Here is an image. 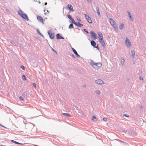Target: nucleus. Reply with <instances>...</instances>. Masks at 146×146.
Wrapping results in <instances>:
<instances>
[{
	"mask_svg": "<svg viewBox=\"0 0 146 146\" xmlns=\"http://www.w3.org/2000/svg\"><path fill=\"white\" fill-rule=\"evenodd\" d=\"M91 64L94 68H100L102 65L101 63L100 62H98V63H95L93 61H92Z\"/></svg>",
	"mask_w": 146,
	"mask_h": 146,
	"instance_id": "nucleus-1",
	"label": "nucleus"
},
{
	"mask_svg": "<svg viewBox=\"0 0 146 146\" xmlns=\"http://www.w3.org/2000/svg\"><path fill=\"white\" fill-rule=\"evenodd\" d=\"M18 13L19 15L22 18L25 19L27 21H28L29 19L27 14L25 13H23V12L21 11H19Z\"/></svg>",
	"mask_w": 146,
	"mask_h": 146,
	"instance_id": "nucleus-2",
	"label": "nucleus"
},
{
	"mask_svg": "<svg viewBox=\"0 0 146 146\" xmlns=\"http://www.w3.org/2000/svg\"><path fill=\"white\" fill-rule=\"evenodd\" d=\"M110 22L111 25L113 27L115 30L117 29V28L116 27L114 21L112 19H110Z\"/></svg>",
	"mask_w": 146,
	"mask_h": 146,
	"instance_id": "nucleus-3",
	"label": "nucleus"
},
{
	"mask_svg": "<svg viewBox=\"0 0 146 146\" xmlns=\"http://www.w3.org/2000/svg\"><path fill=\"white\" fill-rule=\"evenodd\" d=\"M125 44L127 47H129L131 45V42L127 38H126Z\"/></svg>",
	"mask_w": 146,
	"mask_h": 146,
	"instance_id": "nucleus-4",
	"label": "nucleus"
},
{
	"mask_svg": "<svg viewBox=\"0 0 146 146\" xmlns=\"http://www.w3.org/2000/svg\"><path fill=\"white\" fill-rule=\"evenodd\" d=\"M37 18L39 21L41 22L43 24H44L43 20L41 17L39 15L37 16Z\"/></svg>",
	"mask_w": 146,
	"mask_h": 146,
	"instance_id": "nucleus-5",
	"label": "nucleus"
},
{
	"mask_svg": "<svg viewBox=\"0 0 146 146\" xmlns=\"http://www.w3.org/2000/svg\"><path fill=\"white\" fill-rule=\"evenodd\" d=\"M84 15H85V17L88 21L90 23H92V20L90 18V17L88 16L86 14H84Z\"/></svg>",
	"mask_w": 146,
	"mask_h": 146,
	"instance_id": "nucleus-6",
	"label": "nucleus"
},
{
	"mask_svg": "<svg viewBox=\"0 0 146 146\" xmlns=\"http://www.w3.org/2000/svg\"><path fill=\"white\" fill-rule=\"evenodd\" d=\"M66 9L70 10V11H74L73 9V7L71 4H69L68 6L66 7Z\"/></svg>",
	"mask_w": 146,
	"mask_h": 146,
	"instance_id": "nucleus-7",
	"label": "nucleus"
},
{
	"mask_svg": "<svg viewBox=\"0 0 146 146\" xmlns=\"http://www.w3.org/2000/svg\"><path fill=\"white\" fill-rule=\"evenodd\" d=\"M48 33L49 35L50 38L51 39H53L54 37V35L50 31H48Z\"/></svg>",
	"mask_w": 146,
	"mask_h": 146,
	"instance_id": "nucleus-8",
	"label": "nucleus"
},
{
	"mask_svg": "<svg viewBox=\"0 0 146 146\" xmlns=\"http://www.w3.org/2000/svg\"><path fill=\"white\" fill-rule=\"evenodd\" d=\"M90 33L92 36L94 38V39H96L97 38L96 35L95 33L93 32H90Z\"/></svg>",
	"mask_w": 146,
	"mask_h": 146,
	"instance_id": "nucleus-9",
	"label": "nucleus"
},
{
	"mask_svg": "<svg viewBox=\"0 0 146 146\" xmlns=\"http://www.w3.org/2000/svg\"><path fill=\"white\" fill-rule=\"evenodd\" d=\"M95 82L98 84H103V82L100 79H98L95 80Z\"/></svg>",
	"mask_w": 146,
	"mask_h": 146,
	"instance_id": "nucleus-10",
	"label": "nucleus"
},
{
	"mask_svg": "<svg viewBox=\"0 0 146 146\" xmlns=\"http://www.w3.org/2000/svg\"><path fill=\"white\" fill-rule=\"evenodd\" d=\"M72 49L73 52L74 53L76 54L77 57L78 58H79L80 57V55L78 54L77 52L76 51V50L73 48H72Z\"/></svg>",
	"mask_w": 146,
	"mask_h": 146,
	"instance_id": "nucleus-11",
	"label": "nucleus"
},
{
	"mask_svg": "<svg viewBox=\"0 0 146 146\" xmlns=\"http://www.w3.org/2000/svg\"><path fill=\"white\" fill-rule=\"evenodd\" d=\"M99 41L103 46H105V44L104 42L103 39V38L102 39H99Z\"/></svg>",
	"mask_w": 146,
	"mask_h": 146,
	"instance_id": "nucleus-12",
	"label": "nucleus"
},
{
	"mask_svg": "<svg viewBox=\"0 0 146 146\" xmlns=\"http://www.w3.org/2000/svg\"><path fill=\"white\" fill-rule=\"evenodd\" d=\"M98 34L99 37V39H102L103 38L102 34L100 32H98Z\"/></svg>",
	"mask_w": 146,
	"mask_h": 146,
	"instance_id": "nucleus-13",
	"label": "nucleus"
},
{
	"mask_svg": "<svg viewBox=\"0 0 146 146\" xmlns=\"http://www.w3.org/2000/svg\"><path fill=\"white\" fill-rule=\"evenodd\" d=\"M56 38L57 39H64V38L63 37L60 36L59 34H57L56 35Z\"/></svg>",
	"mask_w": 146,
	"mask_h": 146,
	"instance_id": "nucleus-14",
	"label": "nucleus"
},
{
	"mask_svg": "<svg viewBox=\"0 0 146 146\" xmlns=\"http://www.w3.org/2000/svg\"><path fill=\"white\" fill-rule=\"evenodd\" d=\"M96 9L97 10V13L98 15L99 16H100V12L99 9L98 7H96Z\"/></svg>",
	"mask_w": 146,
	"mask_h": 146,
	"instance_id": "nucleus-15",
	"label": "nucleus"
},
{
	"mask_svg": "<svg viewBox=\"0 0 146 146\" xmlns=\"http://www.w3.org/2000/svg\"><path fill=\"white\" fill-rule=\"evenodd\" d=\"M75 25L78 27H81L83 26V25L82 24H80L79 22H78L77 23H76V24H75Z\"/></svg>",
	"mask_w": 146,
	"mask_h": 146,
	"instance_id": "nucleus-16",
	"label": "nucleus"
},
{
	"mask_svg": "<svg viewBox=\"0 0 146 146\" xmlns=\"http://www.w3.org/2000/svg\"><path fill=\"white\" fill-rule=\"evenodd\" d=\"M91 45L93 46H95L96 45V43L93 40H92L91 41Z\"/></svg>",
	"mask_w": 146,
	"mask_h": 146,
	"instance_id": "nucleus-17",
	"label": "nucleus"
},
{
	"mask_svg": "<svg viewBox=\"0 0 146 146\" xmlns=\"http://www.w3.org/2000/svg\"><path fill=\"white\" fill-rule=\"evenodd\" d=\"M124 24H121L119 27V28L120 29H122L124 27Z\"/></svg>",
	"mask_w": 146,
	"mask_h": 146,
	"instance_id": "nucleus-18",
	"label": "nucleus"
},
{
	"mask_svg": "<svg viewBox=\"0 0 146 146\" xmlns=\"http://www.w3.org/2000/svg\"><path fill=\"white\" fill-rule=\"evenodd\" d=\"M125 62V60L123 58H121V64H123L124 62Z\"/></svg>",
	"mask_w": 146,
	"mask_h": 146,
	"instance_id": "nucleus-19",
	"label": "nucleus"
},
{
	"mask_svg": "<svg viewBox=\"0 0 146 146\" xmlns=\"http://www.w3.org/2000/svg\"><path fill=\"white\" fill-rule=\"evenodd\" d=\"M131 54H132V56H133V57L134 58L135 55V52L134 51H131Z\"/></svg>",
	"mask_w": 146,
	"mask_h": 146,
	"instance_id": "nucleus-20",
	"label": "nucleus"
},
{
	"mask_svg": "<svg viewBox=\"0 0 146 146\" xmlns=\"http://www.w3.org/2000/svg\"><path fill=\"white\" fill-rule=\"evenodd\" d=\"M69 29L73 28L74 27H73V24H70L69 27Z\"/></svg>",
	"mask_w": 146,
	"mask_h": 146,
	"instance_id": "nucleus-21",
	"label": "nucleus"
},
{
	"mask_svg": "<svg viewBox=\"0 0 146 146\" xmlns=\"http://www.w3.org/2000/svg\"><path fill=\"white\" fill-rule=\"evenodd\" d=\"M92 120L94 121H96V118L95 116H93L92 117Z\"/></svg>",
	"mask_w": 146,
	"mask_h": 146,
	"instance_id": "nucleus-22",
	"label": "nucleus"
},
{
	"mask_svg": "<svg viewBox=\"0 0 146 146\" xmlns=\"http://www.w3.org/2000/svg\"><path fill=\"white\" fill-rule=\"evenodd\" d=\"M22 78L24 81H25L26 80V78L25 75H23Z\"/></svg>",
	"mask_w": 146,
	"mask_h": 146,
	"instance_id": "nucleus-23",
	"label": "nucleus"
},
{
	"mask_svg": "<svg viewBox=\"0 0 146 146\" xmlns=\"http://www.w3.org/2000/svg\"><path fill=\"white\" fill-rule=\"evenodd\" d=\"M62 114L68 116H70V115L68 113H62Z\"/></svg>",
	"mask_w": 146,
	"mask_h": 146,
	"instance_id": "nucleus-24",
	"label": "nucleus"
},
{
	"mask_svg": "<svg viewBox=\"0 0 146 146\" xmlns=\"http://www.w3.org/2000/svg\"><path fill=\"white\" fill-rule=\"evenodd\" d=\"M68 19H70V20H71L72 19V17L70 15H68Z\"/></svg>",
	"mask_w": 146,
	"mask_h": 146,
	"instance_id": "nucleus-25",
	"label": "nucleus"
},
{
	"mask_svg": "<svg viewBox=\"0 0 146 146\" xmlns=\"http://www.w3.org/2000/svg\"><path fill=\"white\" fill-rule=\"evenodd\" d=\"M37 31L38 34H39V35L41 36H42V34L40 33V32L38 29H37Z\"/></svg>",
	"mask_w": 146,
	"mask_h": 146,
	"instance_id": "nucleus-26",
	"label": "nucleus"
},
{
	"mask_svg": "<svg viewBox=\"0 0 146 146\" xmlns=\"http://www.w3.org/2000/svg\"><path fill=\"white\" fill-rule=\"evenodd\" d=\"M11 142H13V143L15 144H17V142L13 140H11Z\"/></svg>",
	"mask_w": 146,
	"mask_h": 146,
	"instance_id": "nucleus-27",
	"label": "nucleus"
},
{
	"mask_svg": "<svg viewBox=\"0 0 146 146\" xmlns=\"http://www.w3.org/2000/svg\"><path fill=\"white\" fill-rule=\"evenodd\" d=\"M19 98L21 100H24V98H23L22 97V96H20L19 97Z\"/></svg>",
	"mask_w": 146,
	"mask_h": 146,
	"instance_id": "nucleus-28",
	"label": "nucleus"
},
{
	"mask_svg": "<svg viewBox=\"0 0 146 146\" xmlns=\"http://www.w3.org/2000/svg\"><path fill=\"white\" fill-rule=\"evenodd\" d=\"M96 92L98 94H99L100 93V92L99 90L96 91Z\"/></svg>",
	"mask_w": 146,
	"mask_h": 146,
	"instance_id": "nucleus-29",
	"label": "nucleus"
},
{
	"mask_svg": "<svg viewBox=\"0 0 146 146\" xmlns=\"http://www.w3.org/2000/svg\"><path fill=\"white\" fill-rule=\"evenodd\" d=\"M128 15H129V17L131 19V20H132V18L131 16L130 15V13L129 12H128Z\"/></svg>",
	"mask_w": 146,
	"mask_h": 146,
	"instance_id": "nucleus-30",
	"label": "nucleus"
},
{
	"mask_svg": "<svg viewBox=\"0 0 146 146\" xmlns=\"http://www.w3.org/2000/svg\"><path fill=\"white\" fill-rule=\"evenodd\" d=\"M21 68L23 70H25V68L24 66H21Z\"/></svg>",
	"mask_w": 146,
	"mask_h": 146,
	"instance_id": "nucleus-31",
	"label": "nucleus"
},
{
	"mask_svg": "<svg viewBox=\"0 0 146 146\" xmlns=\"http://www.w3.org/2000/svg\"><path fill=\"white\" fill-rule=\"evenodd\" d=\"M103 120L105 121H106L107 120V118L106 117H104L103 118Z\"/></svg>",
	"mask_w": 146,
	"mask_h": 146,
	"instance_id": "nucleus-32",
	"label": "nucleus"
},
{
	"mask_svg": "<svg viewBox=\"0 0 146 146\" xmlns=\"http://www.w3.org/2000/svg\"><path fill=\"white\" fill-rule=\"evenodd\" d=\"M33 85L34 87L36 88V84L35 83H34L33 84Z\"/></svg>",
	"mask_w": 146,
	"mask_h": 146,
	"instance_id": "nucleus-33",
	"label": "nucleus"
},
{
	"mask_svg": "<svg viewBox=\"0 0 146 146\" xmlns=\"http://www.w3.org/2000/svg\"><path fill=\"white\" fill-rule=\"evenodd\" d=\"M77 20L78 21H80V19L79 17H77Z\"/></svg>",
	"mask_w": 146,
	"mask_h": 146,
	"instance_id": "nucleus-34",
	"label": "nucleus"
},
{
	"mask_svg": "<svg viewBox=\"0 0 146 146\" xmlns=\"http://www.w3.org/2000/svg\"><path fill=\"white\" fill-rule=\"evenodd\" d=\"M22 96H23L25 97V96H27V94H22Z\"/></svg>",
	"mask_w": 146,
	"mask_h": 146,
	"instance_id": "nucleus-35",
	"label": "nucleus"
},
{
	"mask_svg": "<svg viewBox=\"0 0 146 146\" xmlns=\"http://www.w3.org/2000/svg\"><path fill=\"white\" fill-rule=\"evenodd\" d=\"M72 23H73L74 25L76 24V23L74 21V20H73V21L72 22Z\"/></svg>",
	"mask_w": 146,
	"mask_h": 146,
	"instance_id": "nucleus-36",
	"label": "nucleus"
},
{
	"mask_svg": "<svg viewBox=\"0 0 146 146\" xmlns=\"http://www.w3.org/2000/svg\"><path fill=\"white\" fill-rule=\"evenodd\" d=\"M84 31L85 32H86L87 33H88V31L87 30L84 29Z\"/></svg>",
	"mask_w": 146,
	"mask_h": 146,
	"instance_id": "nucleus-37",
	"label": "nucleus"
},
{
	"mask_svg": "<svg viewBox=\"0 0 146 146\" xmlns=\"http://www.w3.org/2000/svg\"><path fill=\"white\" fill-rule=\"evenodd\" d=\"M140 80H143V78L142 77H141L140 76Z\"/></svg>",
	"mask_w": 146,
	"mask_h": 146,
	"instance_id": "nucleus-38",
	"label": "nucleus"
},
{
	"mask_svg": "<svg viewBox=\"0 0 146 146\" xmlns=\"http://www.w3.org/2000/svg\"><path fill=\"white\" fill-rule=\"evenodd\" d=\"M17 144H18L19 145H23V144L21 143H19L18 142H17Z\"/></svg>",
	"mask_w": 146,
	"mask_h": 146,
	"instance_id": "nucleus-39",
	"label": "nucleus"
},
{
	"mask_svg": "<svg viewBox=\"0 0 146 146\" xmlns=\"http://www.w3.org/2000/svg\"><path fill=\"white\" fill-rule=\"evenodd\" d=\"M89 2H91V0H87Z\"/></svg>",
	"mask_w": 146,
	"mask_h": 146,
	"instance_id": "nucleus-40",
	"label": "nucleus"
},
{
	"mask_svg": "<svg viewBox=\"0 0 146 146\" xmlns=\"http://www.w3.org/2000/svg\"><path fill=\"white\" fill-rule=\"evenodd\" d=\"M124 115L126 117H128V116H127V115H126V114H125Z\"/></svg>",
	"mask_w": 146,
	"mask_h": 146,
	"instance_id": "nucleus-41",
	"label": "nucleus"
},
{
	"mask_svg": "<svg viewBox=\"0 0 146 146\" xmlns=\"http://www.w3.org/2000/svg\"><path fill=\"white\" fill-rule=\"evenodd\" d=\"M95 47L96 48H98V45L97 46H95Z\"/></svg>",
	"mask_w": 146,
	"mask_h": 146,
	"instance_id": "nucleus-42",
	"label": "nucleus"
},
{
	"mask_svg": "<svg viewBox=\"0 0 146 146\" xmlns=\"http://www.w3.org/2000/svg\"><path fill=\"white\" fill-rule=\"evenodd\" d=\"M47 3H45V5H47Z\"/></svg>",
	"mask_w": 146,
	"mask_h": 146,
	"instance_id": "nucleus-43",
	"label": "nucleus"
},
{
	"mask_svg": "<svg viewBox=\"0 0 146 146\" xmlns=\"http://www.w3.org/2000/svg\"><path fill=\"white\" fill-rule=\"evenodd\" d=\"M72 21H73V20H74L73 19L71 20Z\"/></svg>",
	"mask_w": 146,
	"mask_h": 146,
	"instance_id": "nucleus-44",
	"label": "nucleus"
},
{
	"mask_svg": "<svg viewBox=\"0 0 146 146\" xmlns=\"http://www.w3.org/2000/svg\"><path fill=\"white\" fill-rule=\"evenodd\" d=\"M1 126H2L3 127H4V128H5V127L4 126H3L2 125H1Z\"/></svg>",
	"mask_w": 146,
	"mask_h": 146,
	"instance_id": "nucleus-45",
	"label": "nucleus"
},
{
	"mask_svg": "<svg viewBox=\"0 0 146 146\" xmlns=\"http://www.w3.org/2000/svg\"><path fill=\"white\" fill-rule=\"evenodd\" d=\"M84 87H86V85H84Z\"/></svg>",
	"mask_w": 146,
	"mask_h": 146,
	"instance_id": "nucleus-46",
	"label": "nucleus"
},
{
	"mask_svg": "<svg viewBox=\"0 0 146 146\" xmlns=\"http://www.w3.org/2000/svg\"><path fill=\"white\" fill-rule=\"evenodd\" d=\"M34 146H38L37 145H35Z\"/></svg>",
	"mask_w": 146,
	"mask_h": 146,
	"instance_id": "nucleus-47",
	"label": "nucleus"
},
{
	"mask_svg": "<svg viewBox=\"0 0 146 146\" xmlns=\"http://www.w3.org/2000/svg\"><path fill=\"white\" fill-rule=\"evenodd\" d=\"M1 146H4L3 145H1Z\"/></svg>",
	"mask_w": 146,
	"mask_h": 146,
	"instance_id": "nucleus-48",
	"label": "nucleus"
},
{
	"mask_svg": "<svg viewBox=\"0 0 146 146\" xmlns=\"http://www.w3.org/2000/svg\"><path fill=\"white\" fill-rule=\"evenodd\" d=\"M0 125H1H1L0 124Z\"/></svg>",
	"mask_w": 146,
	"mask_h": 146,
	"instance_id": "nucleus-49",
	"label": "nucleus"
},
{
	"mask_svg": "<svg viewBox=\"0 0 146 146\" xmlns=\"http://www.w3.org/2000/svg\"><path fill=\"white\" fill-rule=\"evenodd\" d=\"M0 125H1H1L0 124Z\"/></svg>",
	"mask_w": 146,
	"mask_h": 146,
	"instance_id": "nucleus-50",
	"label": "nucleus"
},
{
	"mask_svg": "<svg viewBox=\"0 0 146 146\" xmlns=\"http://www.w3.org/2000/svg\"><path fill=\"white\" fill-rule=\"evenodd\" d=\"M0 125H1H1L0 124Z\"/></svg>",
	"mask_w": 146,
	"mask_h": 146,
	"instance_id": "nucleus-51",
	"label": "nucleus"
}]
</instances>
